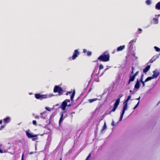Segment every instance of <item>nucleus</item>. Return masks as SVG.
<instances>
[{"label":"nucleus","mask_w":160,"mask_h":160,"mask_svg":"<svg viewBox=\"0 0 160 160\" xmlns=\"http://www.w3.org/2000/svg\"><path fill=\"white\" fill-rule=\"evenodd\" d=\"M90 157V154H89L87 158H86V160H88L89 158Z\"/></svg>","instance_id":"f704fd0d"},{"label":"nucleus","mask_w":160,"mask_h":160,"mask_svg":"<svg viewBox=\"0 0 160 160\" xmlns=\"http://www.w3.org/2000/svg\"><path fill=\"white\" fill-rule=\"evenodd\" d=\"M143 75H142V76H141V77L139 80L140 82H143V81H142V80H143Z\"/></svg>","instance_id":"7c9ffc66"},{"label":"nucleus","mask_w":160,"mask_h":160,"mask_svg":"<svg viewBox=\"0 0 160 160\" xmlns=\"http://www.w3.org/2000/svg\"><path fill=\"white\" fill-rule=\"evenodd\" d=\"M46 112H43L42 113H41L40 114L41 115V118L44 119H45V117L46 116Z\"/></svg>","instance_id":"2eb2a0df"},{"label":"nucleus","mask_w":160,"mask_h":160,"mask_svg":"<svg viewBox=\"0 0 160 160\" xmlns=\"http://www.w3.org/2000/svg\"><path fill=\"white\" fill-rule=\"evenodd\" d=\"M111 125L112 126H115V123L113 121L111 123Z\"/></svg>","instance_id":"c9c22d12"},{"label":"nucleus","mask_w":160,"mask_h":160,"mask_svg":"<svg viewBox=\"0 0 160 160\" xmlns=\"http://www.w3.org/2000/svg\"><path fill=\"white\" fill-rule=\"evenodd\" d=\"M139 72L138 71H137V72H136L134 74V75H133V76H135V77L137 75V74H138V73Z\"/></svg>","instance_id":"e433bc0d"},{"label":"nucleus","mask_w":160,"mask_h":160,"mask_svg":"<svg viewBox=\"0 0 160 160\" xmlns=\"http://www.w3.org/2000/svg\"><path fill=\"white\" fill-rule=\"evenodd\" d=\"M159 73L158 71H153V74L152 76L153 78H156L159 75Z\"/></svg>","instance_id":"423d86ee"},{"label":"nucleus","mask_w":160,"mask_h":160,"mask_svg":"<svg viewBox=\"0 0 160 160\" xmlns=\"http://www.w3.org/2000/svg\"><path fill=\"white\" fill-rule=\"evenodd\" d=\"M26 135L28 138H32L33 141H35L38 139V135H35L31 132L29 130L25 131Z\"/></svg>","instance_id":"f03ea898"},{"label":"nucleus","mask_w":160,"mask_h":160,"mask_svg":"<svg viewBox=\"0 0 160 160\" xmlns=\"http://www.w3.org/2000/svg\"><path fill=\"white\" fill-rule=\"evenodd\" d=\"M103 68V66L102 64H101L99 65V69L100 70L102 69Z\"/></svg>","instance_id":"c756f323"},{"label":"nucleus","mask_w":160,"mask_h":160,"mask_svg":"<svg viewBox=\"0 0 160 160\" xmlns=\"http://www.w3.org/2000/svg\"><path fill=\"white\" fill-rule=\"evenodd\" d=\"M148 71H143V72L144 73H146Z\"/></svg>","instance_id":"49530a36"},{"label":"nucleus","mask_w":160,"mask_h":160,"mask_svg":"<svg viewBox=\"0 0 160 160\" xmlns=\"http://www.w3.org/2000/svg\"><path fill=\"white\" fill-rule=\"evenodd\" d=\"M2 120H0V124H1L2 123Z\"/></svg>","instance_id":"a18cd8bd"},{"label":"nucleus","mask_w":160,"mask_h":160,"mask_svg":"<svg viewBox=\"0 0 160 160\" xmlns=\"http://www.w3.org/2000/svg\"><path fill=\"white\" fill-rule=\"evenodd\" d=\"M122 95H121V96L119 98L116 99V100L115 103L114 104V106L117 107H118L120 102V98L122 97Z\"/></svg>","instance_id":"0eeeda50"},{"label":"nucleus","mask_w":160,"mask_h":160,"mask_svg":"<svg viewBox=\"0 0 160 160\" xmlns=\"http://www.w3.org/2000/svg\"><path fill=\"white\" fill-rule=\"evenodd\" d=\"M64 113V112H61V117L60 118L59 121V124H60L61 122L63 120L64 118H63V113Z\"/></svg>","instance_id":"1a4fd4ad"},{"label":"nucleus","mask_w":160,"mask_h":160,"mask_svg":"<svg viewBox=\"0 0 160 160\" xmlns=\"http://www.w3.org/2000/svg\"><path fill=\"white\" fill-rule=\"evenodd\" d=\"M108 69V68H106V69H105V70H107V69Z\"/></svg>","instance_id":"3c124183"},{"label":"nucleus","mask_w":160,"mask_h":160,"mask_svg":"<svg viewBox=\"0 0 160 160\" xmlns=\"http://www.w3.org/2000/svg\"><path fill=\"white\" fill-rule=\"evenodd\" d=\"M45 109L49 111H51L50 109L49 108L46 107H45Z\"/></svg>","instance_id":"72a5a7b5"},{"label":"nucleus","mask_w":160,"mask_h":160,"mask_svg":"<svg viewBox=\"0 0 160 160\" xmlns=\"http://www.w3.org/2000/svg\"><path fill=\"white\" fill-rule=\"evenodd\" d=\"M70 102V100L69 99H66L62 103L60 107L63 110H65L66 107H70L71 104L70 103L68 104V103Z\"/></svg>","instance_id":"7ed1b4c3"},{"label":"nucleus","mask_w":160,"mask_h":160,"mask_svg":"<svg viewBox=\"0 0 160 160\" xmlns=\"http://www.w3.org/2000/svg\"><path fill=\"white\" fill-rule=\"evenodd\" d=\"M129 92H132V91H131V90H130L129 91Z\"/></svg>","instance_id":"864d4df0"},{"label":"nucleus","mask_w":160,"mask_h":160,"mask_svg":"<svg viewBox=\"0 0 160 160\" xmlns=\"http://www.w3.org/2000/svg\"><path fill=\"white\" fill-rule=\"evenodd\" d=\"M71 93V92H67V95H68V93Z\"/></svg>","instance_id":"8fccbe9b"},{"label":"nucleus","mask_w":160,"mask_h":160,"mask_svg":"<svg viewBox=\"0 0 160 160\" xmlns=\"http://www.w3.org/2000/svg\"><path fill=\"white\" fill-rule=\"evenodd\" d=\"M156 58L154 57H153L150 60H149L148 63H151L155 61L156 59Z\"/></svg>","instance_id":"6ab92c4d"},{"label":"nucleus","mask_w":160,"mask_h":160,"mask_svg":"<svg viewBox=\"0 0 160 160\" xmlns=\"http://www.w3.org/2000/svg\"><path fill=\"white\" fill-rule=\"evenodd\" d=\"M138 30L140 31H142V30L141 29V28H138Z\"/></svg>","instance_id":"37998d69"},{"label":"nucleus","mask_w":160,"mask_h":160,"mask_svg":"<svg viewBox=\"0 0 160 160\" xmlns=\"http://www.w3.org/2000/svg\"><path fill=\"white\" fill-rule=\"evenodd\" d=\"M5 127V126H2V127H1V128H0V130H1L3 128H4Z\"/></svg>","instance_id":"79ce46f5"},{"label":"nucleus","mask_w":160,"mask_h":160,"mask_svg":"<svg viewBox=\"0 0 160 160\" xmlns=\"http://www.w3.org/2000/svg\"><path fill=\"white\" fill-rule=\"evenodd\" d=\"M132 70H134V68L133 67H132Z\"/></svg>","instance_id":"09e8293b"},{"label":"nucleus","mask_w":160,"mask_h":160,"mask_svg":"<svg viewBox=\"0 0 160 160\" xmlns=\"http://www.w3.org/2000/svg\"><path fill=\"white\" fill-rule=\"evenodd\" d=\"M75 91H74L72 93V94L71 96V100L72 101L73 100V99L74 97V95H75Z\"/></svg>","instance_id":"4be33fe9"},{"label":"nucleus","mask_w":160,"mask_h":160,"mask_svg":"<svg viewBox=\"0 0 160 160\" xmlns=\"http://www.w3.org/2000/svg\"><path fill=\"white\" fill-rule=\"evenodd\" d=\"M140 87V83L137 80V81L136 82V83L134 86V88L138 89Z\"/></svg>","instance_id":"f8f14e48"},{"label":"nucleus","mask_w":160,"mask_h":160,"mask_svg":"<svg viewBox=\"0 0 160 160\" xmlns=\"http://www.w3.org/2000/svg\"><path fill=\"white\" fill-rule=\"evenodd\" d=\"M94 71V72L92 74V75H91V76L92 77L94 75V73L95 72V71Z\"/></svg>","instance_id":"ea45409f"},{"label":"nucleus","mask_w":160,"mask_h":160,"mask_svg":"<svg viewBox=\"0 0 160 160\" xmlns=\"http://www.w3.org/2000/svg\"><path fill=\"white\" fill-rule=\"evenodd\" d=\"M110 56L109 54H106L105 53H102L98 58V60L100 61L107 62L109 61Z\"/></svg>","instance_id":"f257e3e1"},{"label":"nucleus","mask_w":160,"mask_h":160,"mask_svg":"<svg viewBox=\"0 0 160 160\" xmlns=\"http://www.w3.org/2000/svg\"><path fill=\"white\" fill-rule=\"evenodd\" d=\"M125 103L124 104L123 108V110L122 112H123V113H125V111L126 109H127V108H128V105H127V102H125Z\"/></svg>","instance_id":"4468645a"},{"label":"nucleus","mask_w":160,"mask_h":160,"mask_svg":"<svg viewBox=\"0 0 160 160\" xmlns=\"http://www.w3.org/2000/svg\"><path fill=\"white\" fill-rule=\"evenodd\" d=\"M158 18H153V23L155 24H157L158 23Z\"/></svg>","instance_id":"dca6fc26"},{"label":"nucleus","mask_w":160,"mask_h":160,"mask_svg":"<svg viewBox=\"0 0 160 160\" xmlns=\"http://www.w3.org/2000/svg\"><path fill=\"white\" fill-rule=\"evenodd\" d=\"M136 42V40L133 39L129 43L128 46V47L130 48L132 46L133 43L135 42Z\"/></svg>","instance_id":"6e6552de"},{"label":"nucleus","mask_w":160,"mask_h":160,"mask_svg":"<svg viewBox=\"0 0 160 160\" xmlns=\"http://www.w3.org/2000/svg\"><path fill=\"white\" fill-rule=\"evenodd\" d=\"M117 107L114 106V107L111 110V111L109 112V114H110L112 112H114L116 110Z\"/></svg>","instance_id":"412c9836"},{"label":"nucleus","mask_w":160,"mask_h":160,"mask_svg":"<svg viewBox=\"0 0 160 160\" xmlns=\"http://www.w3.org/2000/svg\"><path fill=\"white\" fill-rule=\"evenodd\" d=\"M152 79H153L152 77H148L145 79V82H147L148 81L152 80Z\"/></svg>","instance_id":"aec40b11"},{"label":"nucleus","mask_w":160,"mask_h":160,"mask_svg":"<svg viewBox=\"0 0 160 160\" xmlns=\"http://www.w3.org/2000/svg\"><path fill=\"white\" fill-rule=\"evenodd\" d=\"M4 122L6 123H8L10 122V118L9 117H7L3 119Z\"/></svg>","instance_id":"ddd939ff"},{"label":"nucleus","mask_w":160,"mask_h":160,"mask_svg":"<svg viewBox=\"0 0 160 160\" xmlns=\"http://www.w3.org/2000/svg\"><path fill=\"white\" fill-rule=\"evenodd\" d=\"M2 146L1 144H0V153H5L7 152V151L6 150H2L1 149V148Z\"/></svg>","instance_id":"a211bd4d"},{"label":"nucleus","mask_w":160,"mask_h":160,"mask_svg":"<svg viewBox=\"0 0 160 160\" xmlns=\"http://www.w3.org/2000/svg\"><path fill=\"white\" fill-rule=\"evenodd\" d=\"M140 97H139L138 98H137L136 99L137 100H139L140 99Z\"/></svg>","instance_id":"c03bdc74"},{"label":"nucleus","mask_w":160,"mask_h":160,"mask_svg":"<svg viewBox=\"0 0 160 160\" xmlns=\"http://www.w3.org/2000/svg\"><path fill=\"white\" fill-rule=\"evenodd\" d=\"M35 98L38 99H42L44 98H50L53 96V95L52 94L41 95L40 94H35Z\"/></svg>","instance_id":"20e7f679"},{"label":"nucleus","mask_w":160,"mask_h":160,"mask_svg":"<svg viewBox=\"0 0 160 160\" xmlns=\"http://www.w3.org/2000/svg\"><path fill=\"white\" fill-rule=\"evenodd\" d=\"M53 91L54 92H58L60 94H62L63 90L59 86H56L54 87Z\"/></svg>","instance_id":"39448f33"},{"label":"nucleus","mask_w":160,"mask_h":160,"mask_svg":"<svg viewBox=\"0 0 160 160\" xmlns=\"http://www.w3.org/2000/svg\"><path fill=\"white\" fill-rule=\"evenodd\" d=\"M98 100V99L97 98H95L93 99H91V102H92L93 101H96Z\"/></svg>","instance_id":"c85d7f7f"},{"label":"nucleus","mask_w":160,"mask_h":160,"mask_svg":"<svg viewBox=\"0 0 160 160\" xmlns=\"http://www.w3.org/2000/svg\"><path fill=\"white\" fill-rule=\"evenodd\" d=\"M33 124L34 125H37L36 121L35 120H33L32 122Z\"/></svg>","instance_id":"2f4dec72"},{"label":"nucleus","mask_w":160,"mask_h":160,"mask_svg":"<svg viewBox=\"0 0 160 160\" xmlns=\"http://www.w3.org/2000/svg\"><path fill=\"white\" fill-rule=\"evenodd\" d=\"M60 160H61V159H60Z\"/></svg>","instance_id":"5fc2aeb1"},{"label":"nucleus","mask_w":160,"mask_h":160,"mask_svg":"<svg viewBox=\"0 0 160 160\" xmlns=\"http://www.w3.org/2000/svg\"><path fill=\"white\" fill-rule=\"evenodd\" d=\"M124 113L122 112V113L119 119V121H121L122 120Z\"/></svg>","instance_id":"bb28decb"},{"label":"nucleus","mask_w":160,"mask_h":160,"mask_svg":"<svg viewBox=\"0 0 160 160\" xmlns=\"http://www.w3.org/2000/svg\"><path fill=\"white\" fill-rule=\"evenodd\" d=\"M139 101L138 102V103H137V104L135 106V107L133 108V109H135L137 107V106H138L139 103Z\"/></svg>","instance_id":"473e14b6"},{"label":"nucleus","mask_w":160,"mask_h":160,"mask_svg":"<svg viewBox=\"0 0 160 160\" xmlns=\"http://www.w3.org/2000/svg\"><path fill=\"white\" fill-rule=\"evenodd\" d=\"M130 78L128 81V84H129L130 82L133 81L135 78V76L133 75L132 76H131V75L130 76Z\"/></svg>","instance_id":"9d476101"},{"label":"nucleus","mask_w":160,"mask_h":160,"mask_svg":"<svg viewBox=\"0 0 160 160\" xmlns=\"http://www.w3.org/2000/svg\"><path fill=\"white\" fill-rule=\"evenodd\" d=\"M23 158H24V154H23L22 155L21 160H24Z\"/></svg>","instance_id":"58836bf2"},{"label":"nucleus","mask_w":160,"mask_h":160,"mask_svg":"<svg viewBox=\"0 0 160 160\" xmlns=\"http://www.w3.org/2000/svg\"><path fill=\"white\" fill-rule=\"evenodd\" d=\"M155 8L157 10H160V2H158L155 6Z\"/></svg>","instance_id":"f3484780"},{"label":"nucleus","mask_w":160,"mask_h":160,"mask_svg":"<svg viewBox=\"0 0 160 160\" xmlns=\"http://www.w3.org/2000/svg\"><path fill=\"white\" fill-rule=\"evenodd\" d=\"M146 2L147 5H149L151 4V0H147Z\"/></svg>","instance_id":"393cba45"},{"label":"nucleus","mask_w":160,"mask_h":160,"mask_svg":"<svg viewBox=\"0 0 160 160\" xmlns=\"http://www.w3.org/2000/svg\"><path fill=\"white\" fill-rule=\"evenodd\" d=\"M131 98V97L130 96H129L127 99H126V101H125L124 102H127H127L128 101V100Z\"/></svg>","instance_id":"cd10ccee"},{"label":"nucleus","mask_w":160,"mask_h":160,"mask_svg":"<svg viewBox=\"0 0 160 160\" xmlns=\"http://www.w3.org/2000/svg\"><path fill=\"white\" fill-rule=\"evenodd\" d=\"M145 81L144 82L143 81L142 82V84H143L142 85V86L143 87H144L145 86Z\"/></svg>","instance_id":"4c0bfd02"},{"label":"nucleus","mask_w":160,"mask_h":160,"mask_svg":"<svg viewBox=\"0 0 160 160\" xmlns=\"http://www.w3.org/2000/svg\"><path fill=\"white\" fill-rule=\"evenodd\" d=\"M33 152H31L29 153V154L31 155V154H33Z\"/></svg>","instance_id":"de8ad7c7"},{"label":"nucleus","mask_w":160,"mask_h":160,"mask_svg":"<svg viewBox=\"0 0 160 160\" xmlns=\"http://www.w3.org/2000/svg\"><path fill=\"white\" fill-rule=\"evenodd\" d=\"M133 71L132 70V72H131V73H133Z\"/></svg>","instance_id":"603ef678"},{"label":"nucleus","mask_w":160,"mask_h":160,"mask_svg":"<svg viewBox=\"0 0 160 160\" xmlns=\"http://www.w3.org/2000/svg\"><path fill=\"white\" fill-rule=\"evenodd\" d=\"M151 65H148L143 70H149L150 68Z\"/></svg>","instance_id":"5701e85b"},{"label":"nucleus","mask_w":160,"mask_h":160,"mask_svg":"<svg viewBox=\"0 0 160 160\" xmlns=\"http://www.w3.org/2000/svg\"><path fill=\"white\" fill-rule=\"evenodd\" d=\"M35 118L36 119H39V117L38 116H36L35 117Z\"/></svg>","instance_id":"a19ab883"},{"label":"nucleus","mask_w":160,"mask_h":160,"mask_svg":"<svg viewBox=\"0 0 160 160\" xmlns=\"http://www.w3.org/2000/svg\"><path fill=\"white\" fill-rule=\"evenodd\" d=\"M154 48L155 49L156 51H157V52H160V48H159L158 47L156 46H155L154 47Z\"/></svg>","instance_id":"a878e982"},{"label":"nucleus","mask_w":160,"mask_h":160,"mask_svg":"<svg viewBox=\"0 0 160 160\" xmlns=\"http://www.w3.org/2000/svg\"><path fill=\"white\" fill-rule=\"evenodd\" d=\"M107 126L106 124V122H105L102 128V129L101 130L102 131H103L104 129L106 128Z\"/></svg>","instance_id":"b1692460"},{"label":"nucleus","mask_w":160,"mask_h":160,"mask_svg":"<svg viewBox=\"0 0 160 160\" xmlns=\"http://www.w3.org/2000/svg\"><path fill=\"white\" fill-rule=\"evenodd\" d=\"M125 46L124 45L118 47L117 48V51H122L123 49L125 48Z\"/></svg>","instance_id":"9b49d317"}]
</instances>
